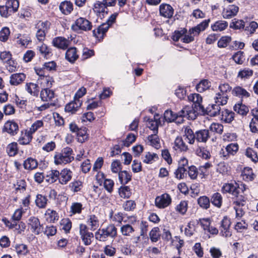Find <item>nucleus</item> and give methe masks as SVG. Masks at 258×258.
<instances>
[{
    "mask_svg": "<svg viewBox=\"0 0 258 258\" xmlns=\"http://www.w3.org/2000/svg\"><path fill=\"white\" fill-rule=\"evenodd\" d=\"M37 161L32 158H28L24 161L23 163L24 167L27 170H33L37 167Z\"/></svg>",
    "mask_w": 258,
    "mask_h": 258,
    "instance_id": "nucleus-43",
    "label": "nucleus"
},
{
    "mask_svg": "<svg viewBox=\"0 0 258 258\" xmlns=\"http://www.w3.org/2000/svg\"><path fill=\"white\" fill-rule=\"evenodd\" d=\"M228 27V23L225 21L219 20L211 25V29L214 31H222Z\"/></svg>",
    "mask_w": 258,
    "mask_h": 258,
    "instance_id": "nucleus-31",
    "label": "nucleus"
},
{
    "mask_svg": "<svg viewBox=\"0 0 258 258\" xmlns=\"http://www.w3.org/2000/svg\"><path fill=\"white\" fill-rule=\"evenodd\" d=\"M187 141L182 137H177L174 142L173 148L180 152H186L188 148Z\"/></svg>",
    "mask_w": 258,
    "mask_h": 258,
    "instance_id": "nucleus-10",
    "label": "nucleus"
},
{
    "mask_svg": "<svg viewBox=\"0 0 258 258\" xmlns=\"http://www.w3.org/2000/svg\"><path fill=\"white\" fill-rule=\"evenodd\" d=\"M188 99L193 102L194 106L192 108L196 109L197 111L205 112V107L202 104V97L200 94L196 93L190 94L188 96Z\"/></svg>",
    "mask_w": 258,
    "mask_h": 258,
    "instance_id": "nucleus-7",
    "label": "nucleus"
},
{
    "mask_svg": "<svg viewBox=\"0 0 258 258\" xmlns=\"http://www.w3.org/2000/svg\"><path fill=\"white\" fill-rule=\"evenodd\" d=\"M245 155L254 163L258 161V157L256 152L251 148H248L246 149Z\"/></svg>",
    "mask_w": 258,
    "mask_h": 258,
    "instance_id": "nucleus-62",
    "label": "nucleus"
},
{
    "mask_svg": "<svg viewBox=\"0 0 258 258\" xmlns=\"http://www.w3.org/2000/svg\"><path fill=\"white\" fill-rule=\"evenodd\" d=\"M221 107L217 103L209 104L205 109L204 113H206L211 116H215L220 114Z\"/></svg>",
    "mask_w": 258,
    "mask_h": 258,
    "instance_id": "nucleus-19",
    "label": "nucleus"
},
{
    "mask_svg": "<svg viewBox=\"0 0 258 258\" xmlns=\"http://www.w3.org/2000/svg\"><path fill=\"white\" fill-rule=\"evenodd\" d=\"M196 154L198 156L205 159H208L211 157L210 152L204 147H199L196 150Z\"/></svg>",
    "mask_w": 258,
    "mask_h": 258,
    "instance_id": "nucleus-59",
    "label": "nucleus"
},
{
    "mask_svg": "<svg viewBox=\"0 0 258 258\" xmlns=\"http://www.w3.org/2000/svg\"><path fill=\"white\" fill-rule=\"evenodd\" d=\"M87 224L91 230H96L99 227V220L98 217L94 214L90 215L88 217Z\"/></svg>",
    "mask_w": 258,
    "mask_h": 258,
    "instance_id": "nucleus-23",
    "label": "nucleus"
},
{
    "mask_svg": "<svg viewBox=\"0 0 258 258\" xmlns=\"http://www.w3.org/2000/svg\"><path fill=\"white\" fill-rule=\"evenodd\" d=\"M69 186L72 191L77 192L81 190L83 185L81 181L76 180L70 183Z\"/></svg>",
    "mask_w": 258,
    "mask_h": 258,
    "instance_id": "nucleus-63",
    "label": "nucleus"
},
{
    "mask_svg": "<svg viewBox=\"0 0 258 258\" xmlns=\"http://www.w3.org/2000/svg\"><path fill=\"white\" fill-rule=\"evenodd\" d=\"M25 89L31 95L37 97L39 88L37 84L34 83H27L25 85Z\"/></svg>",
    "mask_w": 258,
    "mask_h": 258,
    "instance_id": "nucleus-27",
    "label": "nucleus"
},
{
    "mask_svg": "<svg viewBox=\"0 0 258 258\" xmlns=\"http://www.w3.org/2000/svg\"><path fill=\"white\" fill-rule=\"evenodd\" d=\"M239 7L235 5H230L223 10L222 15L224 19H231L237 14Z\"/></svg>",
    "mask_w": 258,
    "mask_h": 258,
    "instance_id": "nucleus-9",
    "label": "nucleus"
},
{
    "mask_svg": "<svg viewBox=\"0 0 258 258\" xmlns=\"http://www.w3.org/2000/svg\"><path fill=\"white\" fill-rule=\"evenodd\" d=\"M233 197V203L239 207L243 206L246 204V198L244 194L239 192L235 195H232Z\"/></svg>",
    "mask_w": 258,
    "mask_h": 258,
    "instance_id": "nucleus-34",
    "label": "nucleus"
},
{
    "mask_svg": "<svg viewBox=\"0 0 258 258\" xmlns=\"http://www.w3.org/2000/svg\"><path fill=\"white\" fill-rule=\"evenodd\" d=\"M46 220L50 223H54L58 220L59 216L58 213L54 210L48 209L45 213Z\"/></svg>",
    "mask_w": 258,
    "mask_h": 258,
    "instance_id": "nucleus-28",
    "label": "nucleus"
},
{
    "mask_svg": "<svg viewBox=\"0 0 258 258\" xmlns=\"http://www.w3.org/2000/svg\"><path fill=\"white\" fill-rule=\"evenodd\" d=\"M198 203L199 206L204 209H208L210 206V200L206 196L200 197L198 200Z\"/></svg>",
    "mask_w": 258,
    "mask_h": 258,
    "instance_id": "nucleus-55",
    "label": "nucleus"
},
{
    "mask_svg": "<svg viewBox=\"0 0 258 258\" xmlns=\"http://www.w3.org/2000/svg\"><path fill=\"white\" fill-rule=\"evenodd\" d=\"M78 57L77 50L75 47H71L66 51V58L71 63L74 62Z\"/></svg>",
    "mask_w": 258,
    "mask_h": 258,
    "instance_id": "nucleus-26",
    "label": "nucleus"
},
{
    "mask_svg": "<svg viewBox=\"0 0 258 258\" xmlns=\"http://www.w3.org/2000/svg\"><path fill=\"white\" fill-rule=\"evenodd\" d=\"M18 145L13 142L9 144L7 147V152L10 156H14L18 153Z\"/></svg>",
    "mask_w": 258,
    "mask_h": 258,
    "instance_id": "nucleus-56",
    "label": "nucleus"
},
{
    "mask_svg": "<svg viewBox=\"0 0 258 258\" xmlns=\"http://www.w3.org/2000/svg\"><path fill=\"white\" fill-rule=\"evenodd\" d=\"M26 79V75L23 73L12 74L10 78V83L13 86H17L23 82Z\"/></svg>",
    "mask_w": 258,
    "mask_h": 258,
    "instance_id": "nucleus-17",
    "label": "nucleus"
},
{
    "mask_svg": "<svg viewBox=\"0 0 258 258\" xmlns=\"http://www.w3.org/2000/svg\"><path fill=\"white\" fill-rule=\"evenodd\" d=\"M48 200L47 197L41 194H38L36 196L35 199V204L37 207L39 208H45L46 206Z\"/></svg>",
    "mask_w": 258,
    "mask_h": 258,
    "instance_id": "nucleus-41",
    "label": "nucleus"
},
{
    "mask_svg": "<svg viewBox=\"0 0 258 258\" xmlns=\"http://www.w3.org/2000/svg\"><path fill=\"white\" fill-rule=\"evenodd\" d=\"M234 113L228 110H225L222 112V119L226 122L230 123L234 119Z\"/></svg>",
    "mask_w": 258,
    "mask_h": 258,
    "instance_id": "nucleus-57",
    "label": "nucleus"
},
{
    "mask_svg": "<svg viewBox=\"0 0 258 258\" xmlns=\"http://www.w3.org/2000/svg\"><path fill=\"white\" fill-rule=\"evenodd\" d=\"M159 13L164 18H171L173 15L174 9L169 4H162L159 6Z\"/></svg>",
    "mask_w": 258,
    "mask_h": 258,
    "instance_id": "nucleus-12",
    "label": "nucleus"
},
{
    "mask_svg": "<svg viewBox=\"0 0 258 258\" xmlns=\"http://www.w3.org/2000/svg\"><path fill=\"white\" fill-rule=\"evenodd\" d=\"M19 6L18 0H8L5 5L0 6V14L5 18H7L12 13L16 12Z\"/></svg>",
    "mask_w": 258,
    "mask_h": 258,
    "instance_id": "nucleus-3",
    "label": "nucleus"
},
{
    "mask_svg": "<svg viewBox=\"0 0 258 258\" xmlns=\"http://www.w3.org/2000/svg\"><path fill=\"white\" fill-rule=\"evenodd\" d=\"M40 95L41 100L45 102L52 101L55 98L54 91L49 88L42 89Z\"/></svg>",
    "mask_w": 258,
    "mask_h": 258,
    "instance_id": "nucleus-16",
    "label": "nucleus"
},
{
    "mask_svg": "<svg viewBox=\"0 0 258 258\" xmlns=\"http://www.w3.org/2000/svg\"><path fill=\"white\" fill-rule=\"evenodd\" d=\"M210 136L209 130H201L196 132V140L199 142L206 143Z\"/></svg>",
    "mask_w": 258,
    "mask_h": 258,
    "instance_id": "nucleus-18",
    "label": "nucleus"
},
{
    "mask_svg": "<svg viewBox=\"0 0 258 258\" xmlns=\"http://www.w3.org/2000/svg\"><path fill=\"white\" fill-rule=\"evenodd\" d=\"M228 96L227 95H224L221 93H217L214 98L215 103L220 105H225L227 103Z\"/></svg>",
    "mask_w": 258,
    "mask_h": 258,
    "instance_id": "nucleus-45",
    "label": "nucleus"
},
{
    "mask_svg": "<svg viewBox=\"0 0 258 258\" xmlns=\"http://www.w3.org/2000/svg\"><path fill=\"white\" fill-rule=\"evenodd\" d=\"M61 229L66 233H69L72 228V222L69 218H64L60 221Z\"/></svg>",
    "mask_w": 258,
    "mask_h": 258,
    "instance_id": "nucleus-52",
    "label": "nucleus"
},
{
    "mask_svg": "<svg viewBox=\"0 0 258 258\" xmlns=\"http://www.w3.org/2000/svg\"><path fill=\"white\" fill-rule=\"evenodd\" d=\"M72 29L77 31L78 30H83L87 31L91 29V23L85 18L80 17L77 19L75 23L71 26Z\"/></svg>",
    "mask_w": 258,
    "mask_h": 258,
    "instance_id": "nucleus-4",
    "label": "nucleus"
},
{
    "mask_svg": "<svg viewBox=\"0 0 258 258\" xmlns=\"http://www.w3.org/2000/svg\"><path fill=\"white\" fill-rule=\"evenodd\" d=\"M158 159L157 154L154 153L147 152L142 157V161L147 164H152Z\"/></svg>",
    "mask_w": 258,
    "mask_h": 258,
    "instance_id": "nucleus-40",
    "label": "nucleus"
},
{
    "mask_svg": "<svg viewBox=\"0 0 258 258\" xmlns=\"http://www.w3.org/2000/svg\"><path fill=\"white\" fill-rule=\"evenodd\" d=\"M209 132H213L221 134L223 131V126L218 123H213L209 127Z\"/></svg>",
    "mask_w": 258,
    "mask_h": 258,
    "instance_id": "nucleus-61",
    "label": "nucleus"
},
{
    "mask_svg": "<svg viewBox=\"0 0 258 258\" xmlns=\"http://www.w3.org/2000/svg\"><path fill=\"white\" fill-rule=\"evenodd\" d=\"M210 19L205 20L197 26L191 28L189 30L190 34H193L194 36H198L201 32L204 31L209 26Z\"/></svg>",
    "mask_w": 258,
    "mask_h": 258,
    "instance_id": "nucleus-13",
    "label": "nucleus"
},
{
    "mask_svg": "<svg viewBox=\"0 0 258 258\" xmlns=\"http://www.w3.org/2000/svg\"><path fill=\"white\" fill-rule=\"evenodd\" d=\"M157 134L154 133L153 135L149 136L147 138V143L156 149H159L160 147V143Z\"/></svg>",
    "mask_w": 258,
    "mask_h": 258,
    "instance_id": "nucleus-36",
    "label": "nucleus"
},
{
    "mask_svg": "<svg viewBox=\"0 0 258 258\" xmlns=\"http://www.w3.org/2000/svg\"><path fill=\"white\" fill-rule=\"evenodd\" d=\"M189 144H194L196 140V134L188 126L184 128V134L182 136Z\"/></svg>",
    "mask_w": 258,
    "mask_h": 258,
    "instance_id": "nucleus-25",
    "label": "nucleus"
},
{
    "mask_svg": "<svg viewBox=\"0 0 258 258\" xmlns=\"http://www.w3.org/2000/svg\"><path fill=\"white\" fill-rule=\"evenodd\" d=\"M171 203L170 196L166 193L157 196L155 200V206L159 209H164L170 205Z\"/></svg>",
    "mask_w": 258,
    "mask_h": 258,
    "instance_id": "nucleus-5",
    "label": "nucleus"
},
{
    "mask_svg": "<svg viewBox=\"0 0 258 258\" xmlns=\"http://www.w3.org/2000/svg\"><path fill=\"white\" fill-rule=\"evenodd\" d=\"M166 121L171 122L175 120L178 117H186L188 119H195L196 115L192 108L188 106L184 107L178 113H174L171 110H166L164 113Z\"/></svg>",
    "mask_w": 258,
    "mask_h": 258,
    "instance_id": "nucleus-1",
    "label": "nucleus"
},
{
    "mask_svg": "<svg viewBox=\"0 0 258 258\" xmlns=\"http://www.w3.org/2000/svg\"><path fill=\"white\" fill-rule=\"evenodd\" d=\"M241 176L243 180L247 181L253 180L255 177L252 169L249 167H245L243 169L241 173Z\"/></svg>",
    "mask_w": 258,
    "mask_h": 258,
    "instance_id": "nucleus-37",
    "label": "nucleus"
},
{
    "mask_svg": "<svg viewBox=\"0 0 258 258\" xmlns=\"http://www.w3.org/2000/svg\"><path fill=\"white\" fill-rule=\"evenodd\" d=\"M38 80L40 81L41 85L46 88L51 87L54 82L52 77L49 76H44L42 78H39Z\"/></svg>",
    "mask_w": 258,
    "mask_h": 258,
    "instance_id": "nucleus-46",
    "label": "nucleus"
},
{
    "mask_svg": "<svg viewBox=\"0 0 258 258\" xmlns=\"http://www.w3.org/2000/svg\"><path fill=\"white\" fill-rule=\"evenodd\" d=\"M58 171L56 170H52L50 171L46 177V180L47 182L52 183L56 180H58Z\"/></svg>",
    "mask_w": 258,
    "mask_h": 258,
    "instance_id": "nucleus-47",
    "label": "nucleus"
},
{
    "mask_svg": "<svg viewBox=\"0 0 258 258\" xmlns=\"http://www.w3.org/2000/svg\"><path fill=\"white\" fill-rule=\"evenodd\" d=\"M44 122L42 120H37L34 121L31 125L29 131L32 134H34L37 130L43 126Z\"/></svg>",
    "mask_w": 258,
    "mask_h": 258,
    "instance_id": "nucleus-64",
    "label": "nucleus"
},
{
    "mask_svg": "<svg viewBox=\"0 0 258 258\" xmlns=\"http://www.w3.org/2000/svg\"><path fill=\"white\" fill-rule=\"evenodd\" d=\"M118 178L120 183L125 185L131 180L132 175L127 171L123 170L119 172Z\"/></svg>",
    "mask_w": 258,
    "mask_h": 258,
    "instance_id": "nucleus-39",
    "label": "nucleus"
},
{
    "mask_svg": "<svg viewBox=\"0 0 258 258\" xmlns=\"http://www.w3.org/2000/svg\"><path fill=\"white\" fill-rule=\"evenodd\" d=\"M110 26L109 24L103 23L93 31V35L98 38H102L104 34L107 31Z\"/></svg>",
    "mask_w": 258,
    "mask_h": 258,
    "instance_id": "nucleus-24",
    "label": "nucleus"
},
{
    "mask_svg": "<svg viewBox=\"0 0 258 258\" xmlns=\"http://www.w3.org/2000/svg\"><path fill=\"white\" fill-rule=\"evenodd\" d=\"M211 203L215 206L220 208L222 203V197L221 194L219 192L214 193L211 198Z\"/></svg>",
    "mask_w": 258,
    "mask_h": 258,
    "instance_id": "nucleus-49",
    "label": "nucleus"
},
{
    "mask_svg": "<svg viewBox=\"0 0 258 258\" xmlns=\"http://www.w3.org/2000/svg\"><path fill=\"white\" fill-rule=\"evenodd\" d=\"M196 222L191 220L190 221L184 228V234L186 236L190 237L196 231Z\"/></svg>",
    "mask_w": 258,
    "mask_h": 258,
    "instance_id": "nucleus-35",
    "label": "nucleus"
},
{
    "mask_svg": "<svg viewBox=\"0 0 258 258\" xmlns=\"http://www.w3.org/2000/svg\"><path fill=\"white\" fill-rule=\"evenodd\" d=\"M28 224L32 232L38 235L43 231V227L38 218L31 217L28 219Z\"/></svg>",
    "mask_w": 258,
    "mask_h": 258,
    "instance_id": "nucleus-6",
    "label": "nucleus"
},
{
    "mask_svg": "<svg viewBox=\"0 0 258 258\" xmlns=\"http://www.w3.org/2000/svg\"><path fill=\"white\" fill-rule=\"evenodd\" d=\"M73 153V150L69 147L63 148L61 152L56 153L54 157L55 164L62 165L71 162L74 159Z\"/></svg>",
    "mask_w": 258,
    "mask_h": 258,
    "instance_id": "nucleus-2",
    "label": "nucleus"
},
{
    "mask_svg": "<svg viewBox=\"0 0 258 258\" xmlns=\"http://www.w3.org/2000/svg\"><path fill=\"white\" fill-rule=\"evenodd\" d=\"M50 23L47 21H39L35 24V28L37 29L38 31H43L45 32H47L48 29L49 28Z\"/></svg>",
    "mask_w": 258,
    "mask_h": 258,
    "instance_id": "nucleus-54",
    "label": "nucleus"
},
{
    "mask_svg": "<svg viewBox=\"0 0 258 258\" xmlns=\"http://www.w3.org/2000/svg\"><path fill=\"white\" fill-rule=\"evenodd\" d=\"M58 182L62 185L67 184L72 177V172L67 168L62 169L60 172L58 171Z\"/></svg>",
    "mask_w": 258,
    "mask_h": 258,
    "instance_id": "nucleus-11",
    "label": "nucleus"
},
{
    "mask_svg": "<svg viewBox=\"0 0 258 258\" xmlns=\"http://www.w3.org/2000/svg\"><path fill=\"white\" fill-rule=\"evenodd\" d=\"M3 220L7 226L11 228H14L17 231L18 233H21L22 231H24L26 228V225L23 222L17 223L16 221L10 222L6 219Z\"/></svg>",
    "mask_w": 258,
    "mask_h": 258,
    "instance_id": "nucleus-20",
    "label": "nucleus"
},
{
    "mask_svg": "<svg viewBox=\"0 0 258 258\" xmlns=\"http://www.w3.org/2000/svg\"><path fill=\"white\" fill-rule=\"evenodd\" d=\"M238 145L237 143H231L228 145L225 148L226 155H234L238 150Z\"/></svg>",
    "mask_w": 258,
    "mask_h": 258,
    "instance_id": "nucleus-53",
    "label": "nucleus"
},
{
    "mask_svg": "<svg viewBox=\"0 0 258 258\" xmlns=\"http://www.w3.org/2000/svg\"><path fill=\"white\" fill-rule=\"evenodd\" d=\"M188 208V202L186 201H181L179 204H178L175 210L178 213L183 215H184Z\"/></svg>",
    "mask_w": 258,
    "mask_h": 258,
    "instance_id": "nucleus-50",
    "label": "nucleus"
},
{
    "mask_svg": "<svg viewBox=\"0 0 258 258\" xmlns=\"http://www.w3.org/2000/svg\"><path fill=\"white\" fill-rule=\"evenodd\" d=\"M77 136L79 142L81 143L85 142L88 138L87 128L86 127L80 128L77 133Z\"/></svg>",
    "mask_w": 258,
    "mask_h": 258,
    "instance_id": "nucleus-44",
    "label": "nucleus"
},
{
    "mask_svg": "<svg viewBox=\"0 0 258 258\" xmlns=\"http://www.w3.org/2000/svg\"><path fill=\"white\" fill-rule=\"evenodd\" d=\"M83 209V205L81 203L74 202L70 207V213L72 215L80 214Z\"/></svg>",
    "mask_w": 258,
    "mask_h": 258,
    "instance_id": "nucleus-48",
    "label": "nucleus"
},
{
    "mask_svg": "<svg viewBox=\"0 0 258 258\" xmlns=\"http://www.w3.org/2000/svg\"><path fill=\"white\" fill-rule=\"evenodd\" d=\"M158 115L154 116V118H148L147 120V125L154 133H158L159 124L160 123Z\"/></svg>",
    "mask_w": 258,
    "mask_h": 258,
    "instance_id": "nucleus-22",
    "label": "nucleus"
},
{
    "mask_svg": "<svg viewBox=\"0 0 258 258\" xmlns=\"http://www.w3.org/2000/svg\"><path fill=\"white\" fill-rule=\"evenodd\" d=\"M211 85V82L206 79L201 80L196 86V89L199 92H203L208 89Z\"/></svg>",
    "mask_w": 258,
    "mask_h": 258,
    "instance_id": "nucleus-42",
    "label": "nucleus"
},
{
    "mask_svg": "<svg viewBox=\"0 0 258 258\" xmlns=\"http://www.w3.org/2000/svg\"><path fill=\"white\" fill-rule=\"evenodd\" d=\"M233 109L236 112L242 116L246 115L249 111L248 107L241 103L236 104Z\"/></svg>",
    "mask_w": 258,
    "mask_h": 258,
    "instance_id": "nucleus-38",
    "label": "nucleus"
},
{
    "mask_svg": "<svg viewBox=\"0 0 258 258\" xmlns=\"http://www.w3.org/2000/svg\"><path fill=\"white\" fill-rule=\"evenodd\" d=\"M32 139V134L29 131L22 132L18 140L19 143L22 145H28Z\"/></svg>",
    "mask_w": 258,
    "mask_h": 258,
    "instance_id": "nucleus-21",
    "label": "nucleus"
},
{
    "mask_svg": "<svg viewBox=\"0 0 258 258\" xmlns=\"http://www.w3.org/2000/svg\"><path fill=\"white\" fill-rule=\"evenodd\" d=\"M59 9L63 14L68 15L73 10V4L69 1L63 2L59 5Z\"/></svg>",
    "mask_w": 258,
    "mask_h": 258,
    "instance_id": "nucleus-33",
    "label": "nucleus"
},
{
    "mask_svg": "<svg viewBox=\"0 0 258 258\" xmlns=\"http://www.w3.org/2000/svg\"><path fill=\"white\" fill-rule=\"evenodd\" d=\"M15 39L18 45L25 47H26L31 41L30 37L28 35L20 33H18L15 35Z\"/></svg>",
    "mask_w": 258,
    "mask_h": 258,
    "instance_id": "nucleus-14",
    "label": "nucleus"
},
{
    "mask_svg": "<svg viewBox=\"0 0 258 258\" xmlns=\"http://www.w3.org/2000/svg\"><path fill=\"white\" fill-rule=\"evenodd\" d=\"M222 190L224 193H230L232 195L237 194L236 191L235 185L230 183L225 184L222 188Z\"/></svg>",
    "mask_w": 258,
    "mask_h": 258,
    "instance_id": "nucleus-60",
    "label": "nucleus"
},
{
    "mask_svg": "<svg viewBox=\"0 0 258 258\" xmlns=\"http://www.w3.org/2000/svg\"><path fill=\"white\" fill-rule=\"evenodd\" d=\"M18 131V124L13 120H8L5 122L2 129L3 132H6L11 136L16 135Z\"/></svg>",
    "mask_w": 258,
    "mask_h": 258,
    "instance_id": "nucleus-8",
    "label": "nucleus"
},
{
    "mask_svg": "<svg viewBox=\"0 0 258 258\" xmlns=\"http://www.w3.org/2000/svg\"><path fill=\"white\" fill-rule=\"evenodd\" d=\"M232 93L234 96L239 97H248L250 96V93L245 89L240 86H236L232 90Z\"/></svg>",
    "mask_w": 258,
    "mask_h": 258,
    "instance_id": "nucleus-32",
    "label": "nucleus"
},
{
    "mask_svg": "<svg viewBox=\"0 0 258 258\" xmlns=\"http://www.w3.org/2000/svg\"><path fill=\"white\" fill-rule=\"evenodd\" d=\"M82 102L80 100H75L68 103L65 107V110L67 112H70L74 113L76 112L78 109L81 106Z\"/></svg>",
    "mask_w": 258,
    "mask_h": 258,
    "instance_id": "nucleus-29",
    "label": "nucleus"
},
{
    "mask_svg": "<svg viewBox=\"0 0 258 258\" xmlns=\"http://www.w3.org/2000/svg\"><path fill=\"white\" fill-rule=\"evenodd\" d=\"M134 231L133 227L128 224H125L120 228V232L123 236H131Z\"/></svg>",
    "mask_w": 258,
    "mask_h": 258,
    "instance_id": "nucleus-51",
    "label": "nucleus"
},
{
    "mask_svg": "<svg viewBox=\"0 0 258 258\" xmlns=\"http://www.w3.org/2000/svg\"><path fill=\"white\" fill-rule=\"evenodd\" d=\"M52 44L56 47L66 49L69 45L70 41L64 37H57L53 39Z\"/></svg>",
    "mask_w": 258,
    "mask_h": 258,
    "instance_id": "nucleus-15",
    "label": "nucleus"
},
{
    "mask_svg": "<svg viewBox=\"0 0 258 258\" xmlns=\"http://www.w3.org/2000/svg\"><path fill=\"white\" fill-rule=\"evenodd\" d=\"M253 75V71L249 68H244L240 70L238 73L237 77L242 79H248Z\"/></svg>",
    "mask_w": 258,
    "mask_h": 258,
    "instance_id": "nucleus-58",
    "label": "nucleus"
},
{
    "mask_svg": "<svg viewBox=\"0 0 258 258\" xmlns=\"http://www.w3.org/2000/svg\"><path fill=\"white\" fill-rule=\"evenodd\" d=\"M107 238L108 237L115 238L117 235V228L113 224H109L106 228H103Z\"/></svg>",
    "mask_w": 258,
    "mask_h": 258,
    "instance_id": "nucleus-30",
    "label": "nucleus"
}]
</instances>
